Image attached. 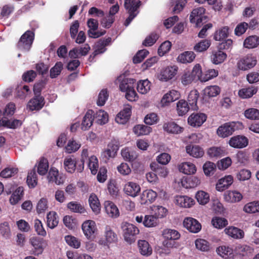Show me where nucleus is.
Instances as JSON below:
<instances>
[{
	"label": "nucleus",
	"instance_id": "aec40b11",
	"mask_svg": "<svg viewBox=\"0 0 259 259\" xmlns=\"http://www.w3.org/2000/svg\"><path fill=\"white\" fill-rule=\"evenodd\" d=\"M180 97V93L178 91L172 90L164 95L161 100L163 105H167L169 103L174 102Z\"/></svg>",
	"mask_w": 259,
	"mask_h": 259
},
{
	"label": "nucleus",
	"instance_id": "f3484780",
	"mask_svg": "<svg viewBox=\"0 0 259 259\" xmlns=\"http://www.w3.org/2000/svg\"><path fill=\"white\" fill-rule=\"evenodd\" d=\"M132 114L131 107H125L115 117V121L121 124H125L130 119Z\"/></svg>",
	"mask_w": 259,
	"mask_h": 259
},
{
	"label": "nucleus",
	"instance_id": "864d4df0",
	"mask_svg": "<svg viewBox=\"0 0 259 259\" xmlns=\"http://www.w3.org/2000/svg\"><path fill=\"white\" fill-rule=\"evenodd\" d=\"M26 182L28 186L30 188H34L37 185V178L35 168L28 172Z\"/></svg>",
	"mask_w": 259,
	"mask_h": 259
},
{
	"label": "nucleus",
	"instance_id": "338daca9",
	"mask_svg": "<svg viewBox=\"0 0 259 259\" xmlns=\"http://www.w3.org/2000/svg\"><path fill=\"white\" fill-rule=\"evenodd\" d=\"M159 38V35L154 32H152L147 36L143 42V45L146 47L153 46Z\"/></svg>",
	"mask_w": 259,
	"mask_h": 259
},
{
	"label": "nucleus",
	"instance_id": "cd10ccee",
	"mask_svg": "<svg viewBox=\"0 0 259 259\" xmlns=\"http://www.w3.org/2000/svg\"><path fill=\"white\" fill-rule=\"evenodd\" d=\"M104 207L106 212L112 218H116L119 214V212L117 206L112 202L107 201L105 202Z\"/></svg>",
	"mask_w": 259,
	"mask_h": 259
},
{
	"label": "nucleus",
	"instance_id": "9b49d317",
	"mask_svg": "<svg viewBox=\"0 0 259 259\" xmlns=\"http://www.w3.org/2000/svg\"><path fill=\"white\" fill-rule=\"evenodd\" d=\"M87 24L90 28L88 31V34L90 37L98 38L104 35L106 32V30H104L101 31H97L98 28L99 23L98 20L96 19L93 18L89 19L88 20Z\"/></svg>",
	"mask_w": 259,
	"mask_h": 259
},
{
	"label": "nucleus",
	"instance_id": "49530a36",
	"mask_svg": "<svg viewBox=\"0 0 259 259\" xmlns=\"http://www.w3.org/2000/svg\"><path fill=\"white\" fill-rule=\"evenodd\" d=\"M180 170L186 175H191L196 171V167L192 163L186 162L180 166Z\"/></svg>",
	"mask_w": 259,
	"mask_h": 259
},
{
	"label": "nucleus",
	"instance_id": "473e14b6",
	"mask_svg": "<svg viewBox=\"0 0 259 259\" xmlns=\"http://www.w3.org/2000/svg\"><path fill=\"white\" fill-rule=\"evenodd\" d=\"M259 45V36L254 35L247 37L243 42V46L247 49H253Z\"/></svg>",
	"mask_w": 259,
	"mask_h": 259
},
{
	"label": "nucleus",
	"instance_id": "2eb2a0df",
	"mask_svg": "<svg viewBox=\"0 0 259 259\" xmlns=\"http://www.w3.org/2000/svg\"><path fill=\"white\" fill-rule=\"evenodd\" d=\"M45 104V98L43 96H34L29 100L27 107L30 111H39Z\"/></svg>",
	"mask_w": 259,
	"mask_h": 259
},
{
	"label": "nucleus",
	"instance_id": "09e8293b",
	"mask_svg": "<svg viewBox=\"0 0 259 259\" xmlns=\"http://www.w3.org/2000/svg\"><path fill=\"white\" fill-rule=\"evenodd\" d=\"M191 108L188 102L184 100H180L177 105V110L180 116L185 115Z\"/></svg>",
	"mask_w": 259,
	"mask_h": 259
},
{
	"label": "nucleus",
	"instance_id": "6e6d98bb",
	"mask_svg": "<svg viewBox=\"0 0 259 259\" xmlns=\"http://www.w3.org/2000/svg\"><path fill=\"white\" fill-rule=\"evenodd\" d=\"M49 163L47 158L42 157L40 158L37 166V172L39 175L44 176L48 171Z\"/></svg>",
	"mask_w": 259,
	"mask_h": 259
},
{
	"label": "nucleus",
	"instance_id": "9d476101",
	"mask_svg": "<svg viewBox=\"0 0 259 259\" xmlns=\"http://www.w3.org/2000/svg\"><path fill=\"white\" fill-rule=\"evenodd\" d=\"M111 41L112 38L110 37L100 39L96 45L95 51L89 57L90 61H92L98 55L104 53L107 50L106 47L109 45Z\"/></svg>",
	"mask_w": 259,
	"mask_h": 259
},
{
	"label": "nucleus",
	"instance_id": "5701e85b",
	"mask_svg": "<svg viewBox=\"0 0 259 259\" xmlns=\"http://www.w3.org/2000/svg\"><path fill=\"white\" fill-rule=\"evenodd\" d=\"M242 194L236 191H227L224 194V198L226 202L234 203L242 199Z\"/></svg>",
	"mask_w": 259,
	"mask_h": 259
},
{
	"label": "nucleus",
	"instance_id": "e2e57ef3",
	"mask_svg": "<svg viewBox=\"0 0 259 259\" xmlns=\"http://www.w3.org/2000/svg\"><path fill=\"white\" fill-rule=\"evenodd\" d=\"M143 223L146 227H153L158 224L157 218L153 215H146Z\"/></svg>",
	"mask_w": 259,
	"mask_h": 259
},
{
	"label": "nucleus",
	"instance_id": "0e129e2a",
	"mask_svg": "<svg viewBox=\"0 0 259 259\" xmlns=\"http://www.w3.org/2000/svg\"><path fill=\"white\" fill-rule=\"evenodd\" d=\"M211 223L214 227L222 229L228 225V221L224 218L216 217L212 219Z\"/></svg>",
	"mask_w": 259,
	"mask_h": 259
},
{
	"label": "nucleus",
	"instance_id": "6ab92c4d",
	"mask_svg": "<svg viewBox=\"0 0 259 259\" xmlns=\"http://www.w3.org/2000/svg\"><path fill=\"white\" fill-rule=\"evenodd\" d=\"M206 120V116L204 113H197L191 115L188 119L189 124L193 126H200Z\"/></svg>",
	"mask_w": 259,
	"mask_h": 259
},
{
	"label": "nucleus",
	"instance_id": "f257e3e1",
	"mask_svg": "<svg viewBox=\"0 0 259 259\" xmlns=\"http://www.w3.org/2000/svg\"><path fill=\"white\" fill-rule=\"evenodd\" d=\"M162 236L164 239L162 242L163 246L169 248L178 247V244L176 240L179 239L181 236L178 231L170 229H164L162 232Z\"/></svg>",
	"mask_w": 259,
	"mask_h": 259
},
{
	"label": "nucleus",
	"instance_id": "052dcab7",
	"mask_svg": "<svg viewBox=\"0 0 259 259\" xmlns=\"http://www.w3.org/2000/svg\"><path fill=\"white\" fill-rule=\"evenodd\" d=\"M224 150L221 147H212L207 151V154L211 158H220L224 155Z\"/></svg>",
	"mask_w": 259,
	"mask_h": 259
},
{
	"label": "nucleus",
	"instance_id": "412c9836",
	"mask_svg": "<svg viewBox=\"0 0 259 259\" xmlns=\"http://www.w3.org/2000/svg\"><path fill=\"white\" fill-rule=\"evenodd\" d=\"M181 183L186 189L192 188L197 186L200 183V180L195 176L186 177L182 179Z\"/></svg>",
	"mask_w": 259,
	"mask_h": 259
},
{
	"label": "nucleus",
	"instance_id": "79ce46f5",
	"mask_svg": "<svg viewBox=\"0 0 259 259\" xmlns=\"http://www.w3.org/2000/svg\"><path fill=\"white\" fill-rule=\"evenodd\" d=\"M76 160L74 157H66L64 159V166L66 170L71 174L73 173L76 169Z\"/></svg>",
	"mask_w": 259,
	"mask_h": 259
},
{
	"label": "nucleus",
	"instance_id": "bf43d9fd",
	"mask_svg": "<svg viewBox=\"0 0 259 259\" xmlns=\"http://www.w3.org/2000/svg\"><path fill=\"white\" fill-rule=\"evenodd\" d=\"M88 167L93 175L97 173L99 168L98 159L96 156L93 155L89 159Z\"/></svg>",
	"mask_w": 259,
	"mask_h": 259
},
{
	"label": "nucleus",
	"instance_id": "f03ea898",
	"mask_svg": "<svg viewBox=\"0 0 259 259\" xmlns=\"http://www.w3.org/2000/svg\"><path fill=\"white\" fill-rule=\"evenodd\" d=\"M34 29L27 30L22 35L17 44V47L19 50L26 52L30 50L34 39Z\"/></svg>",
	"mask_w": 259,
	"mask_h": 259
},
{
	"label": "nucleus",
	"instance_id": "dca6fc26",
	"mask_svg": "<svg viewBox=\"0 0 259 259\" xmlns=\"http://www.w3.org/2000/svg\"><path fill=\"white\" fill-rule=\"evenodd\" d=\"M233 177L231 175L225 176L218 180L215 189L218 191L223 192L228 189L233 184Z\"/></svg>",
	"mask_w": 259,
	"mask_h": 259
},
{
	"label": "nucleus",
	"instance_id": "680f3d73",
	"mask_svg": "<svg viewBox=\"0 0 259 259\" xmlns=\"http://www.w3.org/2000/svg\"><path fill=\"white\" fill-rule=\"evenodd\" d=\"M245 117L251 120H259V110L254 108L246 109L244 113Z\"/></svg>",
	"mask_w": 259,
	"mask_h": 259
},
{
	"label": "nucleus",
	"instance_id": "20e7f679",
	"mask_svg": "<svg viewBox=\"0 0 259 259\" xmlns=\"http://www.w3.org/2000/svg\"><path fill=\"white\" fill-rule=\"evenodd\" d=\"M123 236L126 242L132 244L136 241L137 236L140 231L137 227L128 223H125L122 227Z\"/></svg>",
	"mask_w": 259,
	"mask_h": 259
},
{
	"label": "nucleus",
	"instance_id": "c85d7f7f",
	"mask_svg": "<svg viewBox=\"0 0 259 259\" xmlns=\"http://www.w3.org/2000/svg\"><path fill=\"white\" fill-rule=\"evenodd\" d=\"M90 206L95 214H98L100 212L101 205L97 196L94 194H91L89 198Z\"/></svg>",
	"mask_w": 259,
	"mask_h": 259
},
{
	"label": "nucleus",
	"instance_id": "2f4dec72",
	"mask_svg": "<svg viewBox=\"0 0 259 259\" xmlns=\"http://www.w3.org/2000/svg\"><path fill=\"white\" fill-rule=\"evenodd\" d=\"M186 150L187 153L195 158L201 157L204 155V151L199 146L188 145L186 146Z\"/></svg>",
	"mask_w": 259,
	"mask_h": 259
},
{
	"label": "nucleus",
	"instance_id": "a878e982",
	"mask_svg": "<svg viewBox=\"0 0 259 259\" xmlns=\"http://www.w3.org/2000/svg\"><path fill=\"white\" fill-rule=\"evenodd\" d=\"M195 58L196 55L193 52L187 51L180 54L177 58V61L183 64L190 63L192 62Z\"/></svg>",
	"mask_w": 259,
	"mask_h": 259
},
{
	"label": "nucleus",
	"instance_id": "37998d69",
	"mask_svg": "<svg viewBox=\"0 0 259 259\" xmlns=\"http://www.w3.org/2000/svg\"><path fill=\"white\" fill-rule=\"evenodd\" d=\"M164 130L168 133L179 134L182 132L183 128L174 122H169L163 125Z\"/></svg>",
	"mask_w": 259,
	"mask_h": 259
},
{
	"label": "nucleus",
	"instance_id": "ea45409f",
	"mask_svg": "<svg viewBox=\"0 0 259 259\" xmlns=\"http://www.w3.org/2000/svg\"><path fill=\"white\" fill-rule=\"evenodd\" d=\"M152 131V128L144 124H137L133 128V132L138 136L147 135Z\"/></svg>",
	"mask_w": 259,
	"mask_h": 259
},
{
	"label": "nucleus",
	"instance_id": "4c0bfd02",
	"mask_svg": "<svg viewBox=\"0 0 259 259\" xmlns=\"http://www.w3.org/2000/svg\"><path fill=\"white\" fill-rule=\"evenodd\" d=\"M217 251L221 256L225 258H231L233 256V250L228 246H219L217 248Z\"/></svg>",
	"mask_w": 259,
	"mask_h": 259
},
{
	"label": "nucleus",
	"instance_id": "b1692460",
	"mask_svg": "<svg viewBox=\"0 0 259 259\" xmlns=\"http://www.w3.org/2000/svg\"><path fill=\"white\" fill-rule=\"evenodd\" d=\"M94 119V111L92 110H89L83 118L81 129L83 131L88 130L92 125Z\"/></svg>",
	"mask_w": 259,
	"mask_h": 259
},
{
	"label": "nucleus",
	"instance_id": "7ed1b4c3",
	"mask_svg": "<svg viewBox=\"0 0 259 259\" xmlns=\"http://www.w3.org/2000/svg\"><path fill=\"white\" fill-rule=\"evenodd\" d=\"M141 5V2L138 1L136 2L135 0H125L124 6L128 14V17L126 18L124 22V25L128 26L132 21L137 16L139 12L138 10Z\"/></svg>",
	"mask_w": 259,
	"mask_h": 259
},
{
	"label": "nucleus",
	"instance_id": "72a5a7b5",
	"mask_svg": "<svg viewBox=\"0 0 259 259\" xmlns=\"http://www.w3.org/2000/svg\"><path fill=\"white\" fill-rule=\"evenodd\" d=\"M199 96V92L197 90L191 91L188 97V103L192 110L198 109L197 102Z\"/></svg>",
	"mask_w": 259,
	"mask_h": 259
},
{
	"label": "nucleus",
	"instance_id": "e433bc0d",
	"mask_svg": "<svg viewBox=\"0 0 259 259\" xmlns=\"http://www.w3.org/2000/svg\"><path fill=\"white\" fill-rule=\"evenodd\" d=\"M227 58V54L221 50L213 51L211 59L213 63L219 64L223 63Z\"/></svg>",
	"mask_w": 259,
	"mask_h": 259
},
{
	"label": "nucleus",
	"instance_id": "c03bdc74",
	"mask_svg": "<svg viewBox=\"0 0 259 259\" xmlns=\"http://www.w3.org/2000/svg\"><path fill=\"white\" fill-rule=\"evenodd\" d=\"M221 92L220 87L218 85L206 87L203 90V95L205 97H214L218 95Z\"/></svg>",
	"mask_w": 259,
	"mask_h": 259
},
{
	"label": "nucleus",
	"instance_id": "6e6552de",
	"mask_svg": "<svg viewBox=\"0 0 259 259\" xmlns=\"http://www.w3.org/2000/svg\"><path fill=\"white\" fill-rule=\"evenodd\" d=\"M30 243L32 246L30 250L31 254L38 256L41 254L46 245V242L43 238L38 237H33L30 239Z\"/></svg>",
	"mask_w": 259,
	"mask_h": 259
},
{
	"label": "nucleus",
	"instance_id": "603ef678",
	"mask_svg": "<svg viewBox=\"0 0 259 259\" xmlns=\"http://www.w3.org/2000/svg\"><path fill=\"white\" fill-rule=\"evenodd\" d=\"M211 45L208 39L201 40L194 46V50L196 52L201 53L206 51Z\"/></svg>",
	"mask_w": 259,
	"mask_h": 259
},
{
	"label": "nucleus",
	"instance_id": "f8f14e48",
	"mask_svg": "<svg viewBox=\"0 0 259 259\" xmlns=\"http://www.w3.org/2000/svg\"><path fill=\"white\" fill-rule=\"evenodd\" d=\"M184 227L190 232L197 233L201 229V224L193 218H186L183 222Z\"/></svg>",
	"mask_w": 259,
	"mask_h": 259
},
{
	"label": "nucleus",
	"instance_id": "0eeeda50",
	"mask_svg": "<svg viewBox=\"0 0 259 259\" xmlns=\"http://www.w3.org/2000/svg\"><path fill=\"white\" fill-rule=\"evenodd\" d=\"M240 122H227L220 126L217 131L219 136L222 138L227 137L231 135L238 128V125H241Z\"/></svg>",
	"mask_w": 259,
	"mask_h": 259
},
{
	"label": "nucleus",
	"instance_id": "423d86ee",
	"mask_svg": "<svg viewBox=\"0 0 259 259\" xmlns=\"http://www.w3.org/2000/svg\"><path fill=\"white\" fill-rule=\"evenodd\" d=\"M118 240L116 233L109 226H106L104 231L103 237L99 241L100 245L109 246L111 244L116 243Z\"/></svg>",
	"mask_w": 259,
	"mask_h": 259
},
{
	"label": "nucleus",
	"instance_id": "4d7b16f0",
	"mask_svg": "<svg viewBox=\"0 0 259 259\" xmlns=\"http://www.w3.org/2000/svg\"><path fill=\"white\" fill-rule=\"evenodd\" d=\"M218 75V71L214 69H208L202 72V75L200 77V81L206 82L210 79L217 77Z\"/></svg>",
	"mask_w": 259,
	"mask_h": 259
},
{
	"label": "nucleus",
	"instance_id": "7c9ffc66",
	"mask_svg": "<svg viewBox=\"0 0 259 259\" xmlns=\"http://www.w3.org/2000/svg\"><path fill=\"white\" fill-rule=\"evenodd\" d=\"M157 197V193L152 190H146L144 191L141 196L142 203L146 204L152 203Z\"/></svg>",
	"mask_w": 259,
	"mask_h": 259
},
{
	"label": "nucleus",
	"instance_id": "69168bd1",
	"mask_svg": "<svg viewBox=\"0 0 259 259\" xmlns=\"http://www.w3.org/2000/svg\"><path fill=\"white\" fill-rule=\"evenodd\" d=\"M14 9V6L12 5L8 4L4 5L2 8L0 17L8 18L13 13Z\"/></svg>",
	"mask_w": 259,
	"mask_h": 259
},
{
	"label": "nucleus",
	"instance_id": "58836bf2",
	"mask_svg": "<svg viewBox=\"0 0 259 259\" xmlns=\"http://www.w3.org/2000/svg\"><path fill=\"white\" fill-rule=\"evenodd\" d=\"M257 88L253 86L243 88L239 90L238 95L242 99H247L251 97L257 92Z\"/></svg>",
	"mask_w": 259,
	"mask_h": 259
},
{
	"label": "nucleus",
	"instance_id": "c756f323",
	"mask_svg": "<svg viewBox=\"0 0 259 259\" xmlns=\"http://www.w3.org/2000/svg\"><path fill=\"white\" fill-rule=\"evenodd\" d=\"M176 202L181 207L185 208H189L195 204L194 200L187 196H177Z\"/></svg>",
	"mask_w": 259,
	"mask_h": 259
},
{
	"label": "nucleus",
	"instance_id": "4468645a",
	"mask_svg": "<svg viewBox=\"0 0 259 259\" xmlns=\"http://www.w3.org/2000/svg\"><path fill=\"white\" fill-rule=\"evenodd\" d=\"M229 144L232 147L241 149L246 147L248 145V140L244 136H235L230 139Z\"/></svg>",
	"mask_w": 259,
	"mask_h": 259
},
{
	"label": "nucleus",
	"instance_id": "4be33fe9",
	"mask_svg": "<svg viewBox=\"0 0 259 259\" xmlns=\"http://www.w3.org/2000/svg\"><path fill=\"white\" fill-rule=\"evenodd\" d=\"M47 178L49 182L55 183L58 185L64 183L63 177L59 176L58 170L54 167L51 168Z\"/></svg>",
	"mask_w": 259,
	"mask_h": 259
},
{
	"label": "nucleus",
	"instance_id": "8fccbe9b",
	"mask_svg": "<svg viewBox=\"0 0 259 259\" xmlns=\"http://www.w3.org/2000/svg\"><path fill=\"white\" fill-rule=\"evenodd\" d=\"M47 226L51 229H54L58 224L59 220L57 214L55 211H51L47 217Z\"/></svg>",
	"mask_w": 259,
	"mask_h": 259
},
{
	"label": "nucleus",
	"instance_id": "bb28decb",
	"mask_svg": "<svg viewBox=\"0 0 259 259\" xmlns=\"http://www.w3.org/2000/svg\"><path fill=\"white\" fill-rule=\"evenodd\" d=\"M138 245L139 252L142 255L148 256L152 254V249L148 241L145 240H139Z\"/></svg>",
	"mask_w": 259,
	"mask_h": 259
},
{
	"label": "nucleus",
	"instance_id": "774afa93",
	"mask_svg": "<svg viewBox=\"0 0 259 259\" xmlns=\"http://www.w3.org/2000/svg\"><path fill=\"white\" fill-rule=\"evenodd\" d=\"M215 164L210 161L206 162L203 166V171L207 176L213 175L215 171Z\"/></svg>",
	"mask_w": 259,
	"mask_h": 259
},
{
	"label": "nucleus",
	"instance_id": "1a4fd4ad",
	"mask_svg": "<svg viewBox=\"0 0 259 259\" xmlns=\"http://www.w3.org/2000/svg\"><path fill=\"white\" fill-rule=\"evenodd\" d=\"M84 235L88 239H93L97 229L95 222L92 220H87L83 223L81 226Z\"/></svg>",
	"mask_w": 259,
	"mask_h": 259
},
{
	"label": "nucleus",
	"instance_id": "5fc2aeb1",
	"mask_svg": "<svg viewBox=\"0 0 259 259\" xmlns=\"http://www.w3.org/2000/svg\"><path fill=\"white\" fill-rule=\"evenodd\" d=\"M195 198L200 204L205 205L209 201V195L205 191H198L195 195Z\"/></svg>",
	"mask_w": 259,
	"mask_h": 259
},
{
	"label": "nucleus",
	"instance_id": "39448f33",
	"mask_svg": "<svg viewBox=\"0 0 259 259\" xmlns=\"http://www.w3.org/2000/svg\"><path fill=\"white\" fill-rule=\"evenodd\" d=\"M256 63V57L252 54H248L238 60L237 66L239 70L246 71L253 68Z\"/></svg>",
	"mask_w": 259,
	"mask_h": 259
},
{
	"label": "nucleus",
	"instance_id": "393cba45",
	"mask_svg": "<svg viewBox=\"0 0 259 259\" xmlns=\"http://www.w3.org/2000/svg\"><path fill=\"white\" fill-rule=\"evenodd\" d=\"M224 231L226 234L234 239H242L244 236V233L242 230L234 226L229 227Z\"/></svg>",
	"mask_w": 259,
	"mask_h": 259
},
{
	"label": "nucleus",
	"instance_id": "f704fd0d",
	"mask_svg": "<svg viewBox=\"0 0 259 259\" xmlns=\"http://www.w3.org/2000/svg\"><path fill=\"white\" fill-rule=\"evenodd\" d=\"M22 124V121L18 119H14L11 121L5 118L0 120V124L2 126L11 129H15L20 126Z\"/></svg>",
	"mask_w": 259,
	"mask_h": 259
},
{
	"label": "nucleus",
	"instance_id": "c9c22d12",
	"mask_svg": "<svg viewBox=\"0 0 259 259\" xmlns=\"http://www.w3.org/2000/svg\"><path fill=\"white\" fill-rule=\"evenodd\" d=\"M121 154L123 159L129 162H132L137 159L138 154L136 151L125 148L121 150Z\"/></svg>",
	"mask_w": 259,
	"mask_h": 259
},
{
	"label": "nucleus",
	"instance_id": "3c124183",
	"mask_svg": "<svg viewBox=\"0 0 259 259\" xmlns=\"http://www.w3.org/2000/svg\"><path fill=\"white\" fill-rule=\"evenodd\" d=\"M151 83L148 79L140 80L137 83V89L142 94L147 93L150 90Z\"/></svg>",
	"mask_w": 259,
	"mask_h": 259
},
{
	"label": "nucleus",
	"instance_id": "de8ad7c7",
	"mask_svg": "<svg viewBox=\"0 0 259 259\" xmlns=\"http://www.w3.org/2000/svg\"><path fill=\"white\" fill-rule=\"evenodd\" d=\"M235 250L242 256H249L253 253L254 249L247 245L238 244L236 246Z\"/></svg>",
	"mask_w": 259,
	"mask_h": 259
},
{
	"label": "nucleus",
	"instance_id": "a19ab883",
	"mask_svg": "<svg viewBox=\"0 0 259 259\" xmlns=\"http://www.w3.org/2000/svg\"><path fill=\"white\" fill-rule=\"evenodd\" d=\"M136 82V80L135 79L125 78L120 82L119 89L123 92L128 91L135 87L134 84Z\"/></svg>",
	"mask_w": 259,
	"mask_h": 259
},
{
	"label": "nucleus",
	"instance_id": "a211bd4d",
	"mask_svg": "<svg viewBox=\"0 0 259 259\" xmlns=\"http://www.w3.org/2000/svg\"><path fill=\"white\" fill-rule=\"evenodd\" d=\"M123 190L127 195L135 197L139 194L141 188L137 183L130 182L124 185Z\"/></svg>",
	"mask_w": 259,
	"mask_h": 259
},
{
	"label": "nucleus",
	"instance_id": "a18cd8bd",
	"mask_svg": "<svg viewBox=\"0 0 259 259\" xmlns=\"http://www.w3.org/2000/svg\"><path fill=\"white\" fill-rule=\"evenodd\" d=\"M228 26H224L216 31L214 34L213 38L216 41H221L227 38L229 34Z\"/></svg>",
	"mask_w": 259,
	"mask_h": 259
},
{
	"label": "nucleus",
	"instance_id": "ddd939ff",
	"mask_svg": "<svg viewBox=\"0 0 259 259\" xmlns=\"http://www.w3.org/2000/svg\"><path fill=\"white\" fill-rule=\"evenodd\" d=\"M178 67L176 66H167L162 69L159 75L161 81H167L172 79L177 73Z\"/></svg>",
	"mask_w": 259,
	"mask_h": 259
},
{
	"label": "nucleus",
	"instance_id": "13d9d810",
	"mask_svg": "<svg viewBox=\"0 0 259 259\" xmlns=\"http://www.w3.org/2000/svg\"><path fill=\"white\" fill-rule=\"evenodd\" d=\"M151 167L153 171L157 174V176L164 178L168 174V171L164 166H159L158 164L153 163L151 164Z\"/></svg>",
	"mask_w": 259,
	"mask_h": 259
}]
</instances>
